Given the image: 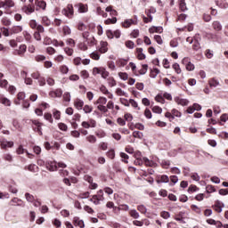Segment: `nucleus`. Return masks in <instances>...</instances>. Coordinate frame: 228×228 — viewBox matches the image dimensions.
Segmentation results:
<instances>
[{
  "mask_svg": "<svg viewBox=\"0 0 228 228\" xmlns=\"http://www.w3.org/2000/svg\"><path fill=\"white\" fill-rule=\"evenodd\" d=\"M1 147L2 149H6V148H12L13 147V142L6 141V140H2L1 141Z\"/></svg>",
  "mask_w": 228,
  "mask_h": 228,
  "instance_id": "nucleus-17",
  "label": "nucleus"
},
{
  "mask_svg": "<svg viewBox=\"0 0 228 228\" xmlns=\"http://www.w3.org/2000/svg\"><path fill=\"white\" fill-rule=\"evenodd\" d=\"M26 99V94L24 92H20L17 94V100L14 101V104L19 106L20 104V101H24Z\"/></svg>",
  "mask_w": 228,
  "mask_h": 228,
  "instance_id": "nucleus-10",
  "label": "nucleus"
},
{
  "mask_svg": "<svg viewBox=\"0 0 228 228\" xmlns=\"http://www.w3.org/2000/svg\"><path fill=\"white\" fill-rule=\"evenodd\" d=\"M193 51H200V43L199 41H194V44L192 45Z\"/></svg>",
  "mask_w": 228,
  "mask_h": 228,
  "instance_id": "nucleus-62",
  "label": "nucleus"
},
{
  "mask_svg": "<svg viewBox=\"0 0 228 228\" xmlns=\"http://www.w3.org/2000/svg\"><path fill=\"white\" fill-rule=\"evenodd\" d=\"M158 74H159V69L158 68H154L151 70L150 77L155 79V77H158Z\"/></svg>",
  "mask_w": 228,
  "mask_h": 228,
  "instance_id": "nucleus-31",
  "label": "nucleus"
},
{
  "mask_svg": "<svg viewBox=\"0 0 228 228\" xmlns=\"http://www.w3.org/2000/svg\"><path fill=\"white\" fill-rule=\"evenodd\" d=\"M98 51L102 54H104L105 53H108V42L101 41L100 47L98 48Z\"/></svg>",
  "mask_w": 228,
  "mask_h": 228,
  "instance_id": "nucleus-6",
  "label": "nucleus"
},
{
  "mask_svg": "<svg viewBox=\"0 0 228 228\" xmlns=\"http://www.w3.org/2000/svg\"><path fill=\"white\" fill-rule=\"evenodd\" d=\"M184 212H179V214L175 217V220L176 222H180V224H186V221H184Z\"/></svg>",
  "mask_w": 228,
  "mask_h": 228,
  "instance_id": "nucleus-21",
  "label": "nucleus"
},
{
  "mask_svg": "<svg viewBox=\"0 0 228 228\" xmlns=\"http://www.w3.org/2000/svg\"><path fill=\"white\" fill-rule=\"evenodd\" d=\"M83 111L85 113H92V111H94V107L90 106V105H85L83 108Z\"/></svg>",
  "mask_w": 228,
  "mask_h": 228,
  "instance_id": "nucleus-44",
  "label": "nucleus"
},
{
  "mask_svg": "<svg viewBox=\"0 0 228 228\" xmlns=\"http://www.w3.org/2000/svg\"><path fill=\"white\" fill-rule=\"evenodd\" d=\"M205 56L208 58V60H211V58L214 56L213 51L211 49H207L205 51Z\"/></svg>",
  "mask_w": 228,
  "mask_h": 228,
  "instance_id": "nucleus-42",
  "label": "nucleus"
},
{
  "mask_svg": "<svg viewBox=\"0 0 228 228\" xmlns=\"http://www.w3.org/2000/svg\"><path fill=\"white\" fill-rule=\"evenodd\" d=\"M73 224H74L75 227L85 228V222L83 220L79 219V217H74Z\"/></svg>",
  "mask_w": 228,
  "mask_h": 228,
  "instance_id": "nucleus-11",
  "label": "nucleus"
},
{
  "mask_svg": "<svg viewBox=\"0 0 228 228\" xmlns=\"http://www.w3.org/2000/svg\"><path fill=\"white\" fill-rule=\"evenodd\" d=\"M133 24H136V22H134V20L129 19V20H126L122 23V26H123V28H131V26H133Z\"/></svg>",
  "mask_w": 228,
  "mask_h": 228,
  "instance_id": "nucleus-22",
  "label": "nucleus"
},
{
  "mask_svg": "<svg viewBox=\"0 0 228 228\" xmlns=\"http://www.w3.org/2000/svg\"><path fill=\"white\" fill-rule=\"evenodd\" d=\"M53 45H54L55 47H63L65 45V43H63V41H58L56 39L53 40Z\"/></svg>",
  "mask_w": 228,
  "mask_h": 228,
  "instance_id": "nucleus-37",
  "label": "nucleus"
},
{
  "mask_svg": "<svg viewBox=\"0 0 228 228\" xmlns=\"http://www.w3.org/2000/svg\"><path fill=\"white\" fill-rule=\"evenodd\" d=\"M105 12H107L108 13H110V15L113 18V17H117V15H118V12H117V10L113 9V6L110 5L108 7H106Z\"/></svg>",
  "mask_w": 228,
  "mask_h": 228,
  "instance_id": "nucleus-14",
  "label": "nucleus"
},
{
  "mask_svg": "<svg viewBox=\"0 0 228 228\" xmlns=\"http://www.w3.org/2000/svg\"><path fill=\"white\" fill-rule=\"evenodd\" d=\"M49 95L51 97H61V95H63V91H61V89H56L55 91L50 92Z\"/></svg>",
  "mask_w": 228,
  "mask_h": 228,
  "instance_id": "nucleus-18",
  "label": "nucleus"
},
{
  "mask_svg": "<svg viewBox=\"0 0 228 228\" xmlns=\"http://www.w3.org/2000/svg\"><path fill=\"white\" fill-rule=\"evenodd\" d=\"M96 13L98 15H102V17H103L104 19H106V17H108V13L104 12V11H102V9L101 7H97Z\"/></svg>",
  "mask_w": 228,
  "mask_h": 228,
  "instance_id": "nucleus-38",
  "label": "nucleus"
},
{
  "mask_svg": "<svg viewBox=\"0 0 228 228\" xmlns=\"http://www.w3.org/2000/svg\"><path fill=\"white\" fill-rule=\"evenodd\" d=\"M154 40L159 44V45H163V38H161V36L159 35H155L154 36Z\"/></svg>",
  "mask_w": 228,
  "mask_h": 228,
  "instance_id": "nucleus-56",
  "label": "nucleus"
},
{
  "mask_svg": "<svg viewBox=\"0 0 228 228\" xmlns=\"http://www.w3.org/2000/svg\"><path fill=\"white\" fill-rule=\"evenodd\" d=\"M216 6H219V8H223L224 10L228 8V3L227 0H216Z\"/></svg>",
  "mask_w": 228,
  "mask_h": 228,
  "instance_id": "nucleus-13",
  "label": "nucleus"
},
{
  "mask_svg": "<svg viewBox=\"0 0 228 228\" xmlns=\"http://www.w3.org/2000/svg\"><path fill=\"white\" fill-rule=\"evenodd\" d=\"M172 67L176 74H181V66H179V63H174Z\"/></svg>",
  "mask_w": 228,
  "mask_h": 228,
  "instance_id": "nucleus-53",
  "label": "nucleus"
},
{
  "mask_svg": "<svg viewBox=\"0 0 228 228\" xmlns=\"http://www.w3.org/2000/svg\"><path fill=\"white\" fill-rule=\"evenodd\" d=\"M53 118H55V120H60V118H61V112H60V110H53Z\"/></svg>",
  "mask_w": 228,
  "mask_h": 228,
  "instance_id": "nucleus-36",
  "label": "nucleus"
},
{
  "mask_svg": "<svg viewBox=\"0 0 228 228\" xmlns=\"http://www.w3.org/2000/svg\"><path fill=\"white\" fill-rule=\"evenodd\" d=\"M32 124L33 126H33L34 131H36V133H38V134L42 136V134H44L42 133V123H40L38 120H33Z\"/></svg>",
  "mask_w": 228,
  "mask_h": 228,
  "instance_id": "nucleus-3",
  "label": "nucleus"
},
{
  "mask_svg": "<svg viewBox=\"0 0 228 228\" xmlns=\"http://www.w3.org/2000/svg\"><path fill=\"white\" fill-rule=\"evenodd\" d=\"M212 28L215 31H222V23L220 21L216 20L212 23Z\"/></svg>",
  "mask_w": 228,
  "mask_h": 228,
  "instance_id": "nucleus-24",
  "label": "nucleus"
},
{
  "mask_svg": "<svg viewBox=\"0 0 228 228\" xmlns=\"http://www.w3.org/2000/svg\"><path fill=\"white\" fill-rule=\"evenodd\" d=\"M136 53L138 60H145L146 56L143 53V48H137Z\"/></svg>",
  "mask_w": 228,
  "mask_h": 228,
  "instance_id": "nucleus-25",
  "label": "nucleus"
},
{
  "mask_svg": "<svg viewBox=\"0 0 228 228\" xmlns=\"http://www.w3.org/2000/svg\"><path fill=\"white\" fill-rule=\"evenodd\" d=\"M175 102H176V104H179L180 106H188L190 101L176 96L175 97Z\"/></svg>",
  "mask_w": 228,
  "mask_h": 228,
  "instance_id": "nucleus-9",
  "label": "nucleus"
},
{
  "mask_svg": "<svg viewBox=\"0 0 228 228\" xmlns=\"http://www.w3.org/2000/svg\"><path fill=\"white\" fill-rule=\"evenodd\" d=\"M46 168L50 172H56V170H58V164H56V162H49L46 164Z\"/></svg>",
  "mask_w": 228,
  "mask_h": 228,
  "instance_id": "nucleus-12",
  "label": "nucleus"
},
{
  "mask_svg": "<svg viewBox=\"0 0 228 228\" xmlns=\"http://www.w3.org/2000/svg\"><path fill=\"white\" fill-rule=\"evenodd\" d=\"M126 47H127V49H134V42L128 40L125 43Z\"/></svg>",
  "mask_w": 228,
  "mask_h": 228,
  "instance_id": "nucleus-52",
  "label": "nucleus"
},
{
  "mask_svg": "<svg viewBox=\"0 0 228 228\" xmlns=\"http://www.w3.org/2000/svg\"><path fill=\"white\" fill-rule=\"evenodd\" d=\"M13 6H15V3L12 0H4V10H10V8H13Z\"/></svg>",
  "mask_w": 228,
  "mask_h": 228,
  "instance_id": "nucleus-16",
  "label": "nucleus"
},
{
  "mask_svg": "<svg viewBox=\"0 0 228 228\" xmlns=\"http://www.w3.org/2000/svg\"><path fill=\"white\" fill-rule=\"evenodd\" d=\"M90 58H92V60L98 61V60H101V55H99V53H97V52H93L90 54Z\"/></svg>",
  "mask_w": 228,
  "mask_h": 228,
  "instance_id": "nucleus-47",
  "label": "nucleus"
},
{
  "mask_svg": "<svg viewBox=\"0 0 228 228\" xmlns=\"http://www.w3.org/2000/svg\"><path fill=\"white\" fill-rule=\"evenodd\" d=\"M22 31V26H14L10 29L11 35H17V33H20Z\"/></svg>",
  "mask_w": 228,
  "mask_h": 228,
  "instance_id": "nucleus-19",
  "label": "nucleus"
},
{
  "mask_svg": "<svg viewBox=\"0 0 228 228\" xmlns=\"http://www.w3.org/2000/svg\"><path fill=\"white\" fill-rule=\"evenodd\" d=\"M11 206H21V208H24V206H26V204L24 203V201L19 198H13L11 200L10 203Z\"/></svg>",
  "mask_w": 228,
  "mask_h": 228,
  "instance_id": "nucleus-7",
  "label": "nucleus"
},
{
  "mask_svg": "<svg viewBox=\"0 0 228 228\" xmlns=\"http://www.w3.org/2000/svg\"><path fill=\"white\" fill-rule=\"evenodd\" d=\"M182 63H183V65H185L186 70H189V71L195 70V65H193V63H191V61H190V58L184 57L182 60Z\"/></svg>",
  "mask_w": 228,
  "mask_h": 228,
  "instance_id": "nucleus-2",
  "label": "nucleus"
},
{
  "mask_svg": "<svg viewBox=\"0 0 228 228\" xmlns=\"http://www.w3.org/2000/svg\"><path fill=\"white\" fill-rule=\"evenodd\" d=\"M117 95L127 97V93L124 92L121 88L116 89Z\"/></svg>",
  "mask_w": 228,
  "mask_h": 228,
  "instance_id": "nucleus-50",
  "label": "nucleus"
},
{
  "mask_svg": "<svg viewBox=\"0 0 228 228\" xmlns=\"http://www.w3.org/2000/svg\"><path fill=\"white\" fill-rule=\"evenodd\" d=\"M170 181L173 183H169V186H174V184H176V183H178L179 178L177 177V175H171L170 176Z\"/></svg>",
  "mask_w": 228,
  "mask_h": 228,
  "instance_id": "nucleus-46",
  "label": "nucleus"
},
{
  "mask_svg": "<svg viewBox=\"0 0 228 228\" xmlns=\"http://www.w3.org/2000/svg\"><path fill=\"white\" fill-rule=\"evenodd\" d=\"M133 136L134 138H139L140 140H142V138H143V134L142 132H140V131H134L133 133Z\"/></svg>",
  "mask_w": 228,
  "mask_h": 228,
  "instance_id": "nucleus-54",
  "label": "nucleus"
},
{
  "mask_svg": "<svg viewBox=\"0 0 228 228\" xmlns=\"http://www.w3.org/2000/svg\"><path fill=\"white\" fill-rule=\"evenodd\" d=\"M25 199L27 202H35V196H33L29 192L25 193Z\"/></svg>",
  "mask_w": 228,
  "mask_h": 228,
  "instance_id": "nucleus-34",
  "label": "nucleus"
},
{
  "mask_svg": "<svg viewBox=\"0 0 228 228\" xmlns=\"http://www.w3.org/2000/svg\"><path fill=\"white\" fill-rule=\"evenodd\" d=\"M74 106L77 110H83V106H85V102L83 100L77 98L74 102Z\"/></svg>",
  "mask_w": 228,
  "mask_h": 228,
  "instance_id": "nucleus-15",
  "label": "nucleus"
},
{
  "mask_svg": "<svg viewBox=\"0 0 228 228\" xmlns=\"http://www.w3.org/2000/svg\"><path fill=\"white\" fill-rule=\"evenodd\" d=\"M75 8L77 9L78 13H86L88 12V5L82 3L75 4Z\"/></svg>",
  "mask_w": 228,
  "mask_h": 228,
  "instance_id": "nucleus-4",
  "label": "nucleus"
},
{
  "mask_svg": "<svg viewBox=\"0 0 228 228\" xmlns=\"http://www.w3.org/2000/svg\"><path fill=\"white\" fill-rule=\"evenodd\" d=\"M127 61H129V58L127 59H118L116 63L118 67H126L127 65Z\"/></svg>",
  "mask_w": 228,
  "mask_h": 228,
  "instance_id": "nucleus-23",
  "label": "nucleus"
},
{
  "mask_svg": "<svg viewBox=\"0 0 228 228\" xmlns=\"http://www.w3.org/2000/svg\"><path fill=\"white\" fill-rule=\"evenodd\" d=\"M105 24L110 25V24H117V17H112L111 19H107L105 20Z\"/></svg>",
  "mask_w": 228,
  "mask_h": 228,
  "instance_id": "nucleus-49",
  "label": "nucleus"
},
{
  "mask_svg": "<svg viewBox=\"0 0 228 228\" xmlns=\"http://www.w3.org/2000/svg\"><path fill=\"white\" fill-rule=\"evenodd\" d=\"M45 55H37L35 57V60L37 61V62H40V61H45Z\"/></svg>",
  "mask_w": 228,
  "mask_h": 228,
  "instance_id": "nucleus-64",
  "label": "nucleus"
},
{
  "mask_svg": "<svg viewBox=\"0 0 228 228\" xmlns=\"http://www.w3.org/2000/svg\"><path fill=\"white\" fill-rule=\"evenodd\" d=\"M2 24L4 26H11L12 25V20H10V19L4 17L2 19Z\"/></svg>",
  "mask_w": 228,
  "mask_h": 228,
  "instance_id": "nucleus-55",
  "label": "nucleus"
},
{
  "mask_svg": "<svg viewBox=\"0 0 228 228\" xmlns=\"http://www.w3.org/2000/svg\"><path fill=\"white\" fill-rule=\"evenodd\" d=\"M137 211H140L142 215H145L147 214V207L145 205H138Z\"/></svg>",
  "mask_w": 228,
  "mask_h": 228,
  "instance_id": "nucleus-35",
  "label": "nucleus"
},
{
  "mask_svg": "<svg viewBox=\"0 0 228 228\" xmlns=\"http://www.w3.org/2000/svg\"><path fill=\"white\" fill-rule=\"evenodd\" d=\"M179 7L182 12H186L188 7H186V2L184 0H179Z\"/></svg>",
  "mask_w": 228,
  "mask_h": 228,
  "instance_id": "nucleus-32",
  "label": "nucleus"
},
{
  "mask_svg": "<svg viewBox=\"0 0 228 228\" xmlns=\"http://www.w3.org/2000/svg\"><path fill=\"white\" fill-rule=\"evenodd\" d=\"M209 86L216 88L218 85H220V81H218L216 78L213 77L208 81Z\"/></svg>",
  "mask_w": 228,
  "mask_h": 228,
  "instance_id": "nucleus-28",
  "label": "nucleus"
},
{
  "mask_svg": "<svg viewBox=\"0 0 228 228\" xmlns=\"http://www.w3.org/2000/svg\"><path fill=\"white\" fill-rule=\"evenodd\" d=\"M207 37L210 38L211 40H214V41L218 40V36L216 34H213V33L207 34Z\"/></svg>",
  "mask_w": 228,
  "mask_h": 228,
  "instance_id": "nucleus-58",
  "label": "nucleus"
},
{
  "mask_svg": "<svg viewBox=\"0 0 228 228\" xmlns=\"http://www.w3.org/2000/svg\"><path fill=\"white\" fill-rule=\"evenodd\" d=\"M62 31L64 35H70L72 33V31L70 30V27L69 26H64Z\"/></svg>",
  "mask_w": 228,
  "mask_h": 228,
  "instance_id": "nucleus-60",
  "label": "nucleus"
},
{
  "mask_svg": "<svg viewBox=\"0 0 228 228\" xmlns=\"http://www.w3.org/2000/svg\"><path fill=\"white\" fill-rule=\"evenodd\" d=\"M27 49H28V46H26V45H20L18 50L14 51V54L16 56H24Z\"/></svg>",
  "mask_w": 228,
  "mask_h": 228,
  "instance_id": "nucleus-5",
  "label": "nucleus"
},
{
  "mask_svg": "<svg viewBox=\"0 0 228 228\" xmlns=\"http://www.w3.org/2000/svg\"><path fill=\"white\" fill-rule=\"evenodd\" d=\"M22 12L26 13L27 15H31L35 12V6L28 4V5H24L22 7Z\"/></svg>",
  "mask_w": 228,
  "mask_h": 228,
  "instance_id": "nucleus-8",
  "label": "nucleus"
},
{
  "mask_svg": "<svg viewBox=\"0 0 228 228\" xmlns=\"http://www.w3.org/2000/svg\"><path fill=\"white\" fill-rule=\"evenodd\" d=\"M62 14L65 15V17H68V19H72V16L74 15V6H72L71 4H69L67 7L62 10Z\"/></svg>",
  "mask_w": 228,
  "mask_h": 228,
  "instance_id": "nucleus-1",
  "label": "nucleus"
},
{
  "mask_svg": "<svg viewBox=\"0 0 228 228\" xmlns=\"http://www.w3.org/2000/svg\"><path fill=\"white\" fill-rule=\"evenodd\" d=\"M144 165L146 167H156V163L149 159L147 157H143Z\"/></svg>",
  "mask_w": 228,
  "mask_h": 228,
  "instance_id": "nucleus-30",
  "label": "nucleus"
},
{
  "mask_svg": "<svg viewBox=\"0 0 228 228\" xmlns=\"http://www.w3.org/2000/svg\"><path fill=\"white\" fill-rule=\"evenodd\" d=\"M86 140L89 142V143H95L97 142V137L94 135H88L86 136Z\"/></svg>",
  "mask_w": 228,
  "mask_h": 228,
  "instance_id": "nucleus-48",
  "label": "nucleus"
},
{
  "mask_svg": "<svg viewBox=\"0 0 228 228\" xmlns=\"http://www.w3.org/2000/svg\"><path fill=\"white\" fill-rule=\"evenodd\" d=\"M58 127L61 129V131H67L69 129V126H67V125L64 123H59Z\"/></svg>",
  "mask_w": 228,
  "mask_h": 228,
  "instance_id": "nucleus-61",
  "label": "nucleus"
},
{
  "mask_svg": "<svg viewBox=\"0 0 228 228\" xmlns=\"http://www.w3.org/2000/svg\"><path fill=\"white\" fill-rule=\"evenodd\" d=\"M148 69H149V65L143 64L142 68L139 70V74H141V76H143L144 74H147Z\"/></svg>",
  "mask_w": 228,
  "mask_h": 228,
  "instance_id": "nucleus-43",
  "label": "nucleus"
},
{
  "mask_svg": "<svg viewBox=\"0 0 228 228\" xmlns=\"http://www.w3.org/2000/svg\"><path fill=\"white\" fill-rule=\"evenodd\" d=\"M44 118H45V120H47L48 122H50V124H53V122L52 113H45Z\"/></svg>",
  "mask_w": 228,
  "mask_h": 228,
  "instance_id": "nucleus-39",
  "label": "nucleus"
},
{
  "mask_svg": "<svg viewBox=\"0 0 228 228\" xmlns=\"http://www.w3.org/2000/svg\"><path fill=\"white\" fill-rule=\"evenodd\" d=\"M107 156L110 158V159H115V150H110L107 152Z\"/></svg>",
  "mask_w": 228,
  "mask_h": 228,
  "instance_id": "nucleus-59",
  "label": "nucleus"
},
{
  "mask_svg": "<svg viewBox=\"0 0 228 228\" xmlns=\"http://www.w3.org/2000/svg\"><path fill=\"white\" fill-rule=\"evenodd\" d=\"M106 102H108V99H106V97L101 96L100 98H98L96 102H94V104H98V106H102L106 104Z\"/></svg>",
  "mask_w": 228,
  "mask_h": 228,
  "instance_id": "nucleus-29",
  "label": "nucleus"
},
{
  "mask_svg": "<svg viewBox=\"0 0 228 228\" xmlns=\"http://www.w3.org/2000/svg\"><path fill=\"white\" fill-rule=\"evenodd\" d=\"M170 182V178H168V175H163L159 176L157 183L158 184L161 183H169Z\"/></svg>",
  "mask_w": 228,
  "mask_h": 228,
  "instance_id": "nucleus-20",
  "label": "nucleus"
},
{
  "mask_svg": "<svg viewBox=\"0 0 228 228\" xmlns=\"http://www.w3.org/2000/svg\"><path fill=\"white\" fill-rule=\"evenodd\" d=\"M155 101L157 102H160V104H165V98L161 94H158L157 96H155Z\"/></svg>",
  "mask_w": 228,
  "mask_h": 228,
  "instance_id": "nucleus-41",
  "label": "nucleus"
},
{
  "mask_svg": "<svg viewBox=\"0 0 228 228\" xmlns=\"http://www.w3.org/2000/svg\"><path fill=\"white\" fill-rule=\"evenodd\" d=\"M163 31V27H151L149 28V33H161Z\"/></svg>",
  "mask_w": 228,
  "mask_h": 228,
  "instance_id": "nucleus-27",
  "label": "nucleus"
},
{
  "mask_svg": "<svg viewBox=\"0 0 228 228\" xmlns=\"http://www.w3.org/2000/svg\"><path fill=\"white\" fill-rule=\"evenodd\" d=\"M160 216L162 218H164L165 220H168V218H170V212H167V211H162L160 213Z\"/></svg>",
  "mask_w": 228,
  "mask_h": 228,
  "instance_id": "nucleus-57",
  "label": "nucleus"
},
{
  "mask_svg": "<svg viewBox=\"0 0 228 228\" xmlns=\"http://www.w3.org/2000/svg\"><path fill=\"white\" fill-rule=\"evenodd\" d=\"M129 215L132 218H134L135 220H138V218H140V213H138L136 209L129 210Z\"/></svg>",
  "mask_w": 228,
  "mask_h": 228,
  "instance_id": "nucleus-26",
  "label": "nucleus"
},
{
  "mask_svg": "<svg viewBox=\"0 0 228 228\" xmlns=\"http://www.w3.org/2000/svg\"><path fill=\"white\" fill-rule=\"evenodd\" d=\"M0 102L4 104V106H12V102L8 100V98H2L0 99Z\"/></svg>",
  "mask_w": 228,
  "mask_h": 228,
  "instance_id": "nucleus-51",
  "label": "nucleus"
},
{
  "mask_svg": "<svg viewBox=\"0 0 228 228\" xmlns=\"http://www.w3.org/2000/svg\"><path fill=\"white\" fill-rule=\"evenodd\" d=\"M215 211L216 213H222V206H220V201H217V204L214 206Z\"/></svg>",
  "mask_w": 228,
  "mask_h": 228,
  "instance_id": "nucleus-63",
  "label": "nucleus"
},
{
  "mask_svg": "<svg viewBox=\"0 0 228 228\" xmlns=\"http://www.w3.org/2000/svg\"><path fill=\"white\" fill-rule=\"evenodd\" d=\"M12 126L18 131H20V129H22V127L20 126V123H19V120H17V119H12Z\"/></svg>",
  "mask_w": 228,
  "mask_h": 228,
  "instance_id": "nucleus-40",
  "label": "nucleus"
},
{
  "mask_svg": "<svg viewBox=\"0 0 228 228\" xmlns=\"http://www.w3.org/2000/svg\"><path fill=\"white\" fill-rule=\"evenodd\" d=\"M96 197V199L101 202L102 200H104V191L103 190H100L98 191V194L94 195Z\"/></svg>",
  "mask_w": 228,
  "mask_h": 228,
  "instance_id": "nucleus-33",
  "label": "nucleus"
},
{
  "mask_svg": "<svg viewBox=\"0 0 228 228\" xmlns=\"http://www.w3.org/2000/svg\"><path fill=\"white\" fill-rule=\"evenodd\" d=\"M87 44H89V45L91 47H94V45H95L97 44V40H95V37H89L87 40H86Z\"/></svg>",
  "mask_w": 228,
  "mask_h": 228,
  "instance_id": "nucleus-45",
  "label": "nucleus"
}]
</instances>
